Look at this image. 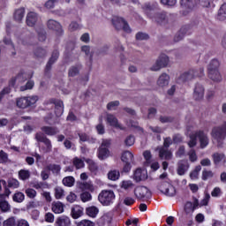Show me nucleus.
I'll return each mask as SVG.
<instances>
[{"mask_svg":"<svg viewBox=\"0 0 226 226\" xmlns=\"http://www.w3.org/2000/svg\"><path fill=\"white\" fill-rule=\"evenodd\" d=\"M210 135L213 140H215L218 147L223 146V140L226 139V123L222 125L215 126L212 129Z\"/></svg>","mask_w":226,"mask_h":226,"instance_id":"1","label":"nucleus"},{"mask_svg":"<svg viewBox=\"0 0 226 226\" xmlns=\"http://www.w3.org/2000/svg\"><path fill=\"white\" fill-rule=\"evenodd\" d=\"M98 200L102 206H110L116 200V194L112 190H103L99 193Z\"/></svg>","mask_w":226,"mask_h":226,"instance_id":"2","label":"nucleus"},{"mask_svg":"<svg viewBox=\"0 0 226 226\" xmlns=\"http://www.w3.org/2000/svg\"><path fill=\"white\" fill-rule=\"evenodd\" d=\"M195 77H204V68L201 67L198 70L192 69L183 73L180 76V80H182V82H186V80H192V79H195Z\"/></svg>","mask_w":226,"mask_h":226,"instance_id":"3","label":"nucleus"},{"mask_svg":"<svg viewBox=\"0 0 226 226\" xmlns=\"http://www.w3.org/2000/svg\"><path fill=\"white\" fill-rule=\"evenodd\" d=\"M157 189L167 195V197H174L176 195V187L169 182H161L157 185Z\"/></svg>","mask_w":226,"mask_h":226,"instance_id":"4","label":"nucleus"},{"mask_svg":"<svg viewBox=\"0 0 226 226\" xmlns=\"http://www.w3.org/2000/svg\"><path fill=\"white\" fill-rule=\"evenodd\" d=\"M134 195L138 200L151 199V191L146 186H138L134 189Z\"/></svg>","mask_w":226,"mask_h":226,"instance_id":"5","label":"nucleus"},{"mask_svg":"<svg viewBox=\"0 0 226 226\" xmlns=\"http://www.w3.org/2000/svg\"><path fill=\"white\" fill-rule=\"evenodd\" d=\"M35 139L37 142H42L44 147H41V151L44 153H50L52 151V142L50 139L45 137L43 133L37 132L35 135Z\"/></svg>","mask_w":226,"mask_h":226,"instance_id":"6","label":"nucleus"},{"mask_svg":"<svg viewBox=\"0 0 226 226\" xmlns=\"http://www.w3.org/2000/svg\"><path fill=\"white\" fill-rule=\"evenodd\" d=\"M113 26L119 31L123 29L124 33H132V28H130V26L124 19L119 17H115L112 19Z\"/></svg>","mask_w":226,"mask_h":226,"instance_id":"7","label":"nucleus"},{"mask_svg":"<svg viewBox=\"0 0 226 226\" xmlns=\"http://www.w3.org/2000/svg\"><path fill=\"white\" fill-rule=\"evenodd\" d=\"M205 93H206V88L204 87V85L200 83H197L193 90L194 100H196V102H200V100H204Z\"/></svg>","mask_w":226,"mask_h":226,"instance_id":"8","label":"nucleus"},{"mask_svg":"<svg viewBox=\"0 0 226 226\" xmlns=\"http://www.w3.org/2000/svg\"><path fill=\"white\" fill-rule=\"evenodd\" d=\"M170 83V76L165 72L162 73L158 77L157 81H156L158 87H162V89L169 87Z\"/></svg>","mask_w":226,"mask_h":226,"instance_id":"9","label":"nucleus"},{"mask_svg":"<svg viewBox=\"0 0 226 226\" xmlns=\"http://www.w3.org/2000/svg\"><path fill=\"white\" fill-rule=\"evenodd\" d=\"M196 137L199 138L201 149L207 147L209 145V138L207 137V133L204 132V131H197Z\"/></svg>","mask_w":226,"mask_h":226,"instance_id":"10","label":"nucleus"},{"mask_svg":"<svg viewBox=\"0 0 226 226\" xmlns=\"http://www.w3.org/2000/svg\"><path fill=\"white\" fill-rule=\"evenodd\" d=\"M132 178L136 183H139V181H146V179H147V170L138 168L133 172Z\"/></svg>","mask_w":226,"mask_h":226,"instance_id":"11","label":"nucleus"},{"mask_svg":"<svg viewBox=\"0 0 226 226\" xmlns=\"http://www.w3.org/2000/svg\"><path fill=\"white\" fill-rule=\"evenodd\" d=\"M106 121L108 124H109L110 126H113L114 128H117L118 130H124V127L121 125V124H119V122L117 121V118L114 117V115L112 114H108L106 116Z\"/></svg>","mask_w":226,"mask_h":226,"instance_id":"12","label":"nucleus"},{"mask_svg":"<svg viewBox=\"0 0 226 226\" xmlns=\"http://www.w3.org/2000/svg\"><path fill=\"white\" fill-rule=\"evenodd\" d=\"M32 77H33L32 74H29L26 72H20L18 73V75L14 79V83L15 84H24V82H26V80H27L28 79H31Z\"/></svg>","mask_w":226,"mask_h":226,"instance_id":"13","label":"nucleus"},{"mask_svg":"<svg viewBox=\"0 0 226 226\" xmlns=\"http://www.w3.org/2000/svg\"><path fill=\"white\" fill-rule=\"evenodd\" d=\"M72 225V220L70 217L66 215H62L56 218L55 222V226H71Z\"/></svg>","mask_w":226,"mask_h":226,"instance_id":"14","label":"nucleus"},{"mask_svg":"<svg viewBox=\"0 0 226 226\" xmlns=\"http://www.w3.org/2000/svg\"><path fill=\"white\" fill-rule=\"evenodd\" d=\"M72 217L74 220H78V218H80V216H82L84 215V207L76 205L72 208V212H71Z\"/></svg>","mask_w":226,"mask_h":226,"instance_id":"15","label":"nucleus"},{"mask_svg":"<svg viewBox=\"0 0 226 226\" xmlns=\"http://www.w3.org/2000/svg\"><path fill=\"white\" fill-rule=\"evenodd\" d=\"M51 211L55 215H61V213H64V205L60 201H54L51 205Z\"/></svg>","mask_w":226,"mask_h":226,"instance_id":"16","label":"nucleus"},{"mask_svg":"<svg viewBox=\"0 0 226 226\" xmlns=\"http://www.w3.org/2000/svg\"><path fill=\"white\" fill-rule=\"evenodd\" d=\"M38 22V15L36 12H29L26 16V24L29 27H33Z\"/></svg>","mask_w":226,"mask_h":226,"instance_id":"17","label":"nucleus"},{"mask_svg":"<svg viewBox=\"0 0 226 226\" xmlns=\"http://www.w3.org/2000/svg\"><path fill=\"white\" fill-rule=\"evenodd\" d=\"M97 156H98L99 160H107V158H109V156H110V151L107 147H100L98 148Z\"/></svg>","mask_w":226,"mask_h":226,"instance_id":"18","label":"nucleus"},{"mask_svg":"<svg viewBox=\"0 0 226 226\" xmlns=\"http://www.w3.org/2000/svg\"><path fill=\"white\" fill-rule=\"evenodd\" d=\"M208 77L213 82H222V73H220V70L208 71Z\"/></svg>","mask_w":226,"mask_h":226,"instance_id":"19","label":"nucleus"},{"mask_svg":"<svg viewBox=\"0 0 226 226\" xmlns=\"http://www.w3.org/2000/svg\"><path fill=\"white\" fill-rule=\"evenodd\" d=\"M121 160L124 163H132L133 162V154L131 151L125 150L122 153Z\"/></svg>","mask_w":226,"mask_h":226,"instance_id":"20","label":"nucleus"},{"mask_svg":"<svg viewBox=\"0 0 226 226\" xmlns=\"http://www.w3.org/2000/svg\"><path fill=\"white\" fill-rule=\"evenodd\" d=\"M159 157L162 160H172V152L162 147L159 150Z\"/></svg>","mask_w":226,"mask_h":226,"instance_id":"21","label":"nucleus"},{"mask_svg":"<svg viewBox=\"0 0 226 226\" xmlns=\"http://www.w3.org/2000/svg\"><path fill=\"white\" fill-rule=\"evenodd\" d=\"M213 160L215 165H218V163H225L226 162L225 154L215 153L213 154Z\"/></svg>","mask_w":226,"mask_h":226,"instance_id":"22","label":"nucleus"},{"mask_svg":"<svg viewBox=\"0 0 226 226\" xmlns=\"http://www.w3.org/2000/svg\"><path fill=\"white\" fill-rule=\"evenodd\" d=\"M41 130V132H43V133L49 136L56 135V133L59 132V129H57L56 127L50 126H42Z\"/></svg>","mask_w":226,"mask_h":226,"instance_id":"23","label":"nucleus"},{"mask_svg":"<svg viewBox=\"0 0 226 226\" xmlns=\"http://www.w3.org/2000/svg\"><path fill=\"white\" fill-rule=\"evenodd\" d=\"M55 114L59 117V116H63V112H64V104H63V101H56L55 102Z\"/></svg>","mask_w":226,"mask_h":226,"instance_id":"24","label":"nucleus"},{"mask_svg":"<svg viewBox=\"0 0 226 226\" xmlns=\"http://www.w3.org/2000/svg\"><path fill=\"white\" fill-rule=\"evenodd\" d=\"M156 60L162 66V68L169 66V63L170 61L169 56L165 54H161Z\"/></svg>","mask_w":226,"mask_h":226,"instance_id":"25","label":"nucleus"},{"mask_svg":"<svg viewBox=\"0 0 226 226\" xmlns=\"http://www.w3.org/2000/svg\"><path fill=\"white\" fill-rule=\"evenodd\" d=\"M0 211L2 213H9V211H11V206L10 205V203H8V201H6L5 200H2L0 198Z\"/></svg>","mask_w":226,"mask_h":226,"instance_id":"26","label":"nucleus"},{"mask_svg":"<svg viewBox=\"0 0 226 226\" xmlns=\"http://www.w3.org/2000/svg\"><path fill=\"white\" fill-rule=\"evenodd\" d=\"M86 213L87 216H90V218H96V215H98V213H100V210L98 209V207L92 206L88 207L86 209Z\"/></svg>","mask_w":226,"mask_h":226,"instance_id":"27","label":"nucleus"},{"mask_svg":"<svg viewBox=\"0 0 226 226\" xmlns=\"http://www.w3.org/2000/svg\"><path fill=\"white\" fill-rule=\"evenodd\" d=\"M121 177V173L117 170H112L108 172V179L110 181H117Z\"/></svg>","mask_w":226,"mask_h":226,"instance_id":"28","label":"nucleus"},{"mask_svg":"<svg viewBox=\"0 0 226 226\" xmlns=\"http://www.w3.org/2000/svg\"><path fill=\"white\" fill-rule=\"evenodd\" d=\"M25 13L26 10H24V8L17 9L14 11V20H16L17 22H20L22 19H24Z\"/></svg>","mask_w":226,"mask_h":226,"instance_id":"29","label":"nucleus"},{"mask_svg":"<svg viewBox=\"0 0 226 226\" xmlns=\"http://www.w3.org/2000/svg\"><path fill=\"white\" fill-rule=\"evenodd\" d=\"M48 27L53 31H61V24L54 19H49L48 21Z\"/></svg>","mask_w":226,"mask_h":226,"instance_id":"30","label":"nucleus"},{"mask_svg":"<svg viewBox=\"0 0 226 226\" xmlns=\"http://www.w3.org/2000/svg\"><path fill=\"white\" fill-rule=\"evenodd\" d=\"M220 68V62L216 59L212 60L207 67L208 72H216Z\"/></svg>","mask_w":226,"mask_h":226,"instance_id":"31","label":"nucleus"},{"mask_svg":"<svg viewBox=\"0 0 226 226\" xmlns=\"http://www.w3.org/2000/svg\"><path fill=\"white\" fill-rule=\"evenodd\" d=\"M16 105L19 109H27V99L26 97H20L16 100Z\"/></svg>","mask_w":226,"mask_h":226,"instance_id":"32","label":"nucleus"},{"mask_svg":"<svg viewBox=\"0 0 226 226\" xmlns=\"http://www.w3.org/2000/svg\"><path fill=\"white\" fill-rule=\"evenodd\" d=\"M62 183L64 186H68L69 188H72L75 185V178L73 177H65L62 180Z\"/></svg>","mask_w":226,"mask_h":226,"instance_id":"33","label":"nucleus"},{"mask_svg":"<svg viewBox=\"0 0 226 226\" xmlns=\"http://www.w3.org/2000/svg\"><path fill=\"white\" fill-rule=\"evenodd\" d=\"M217 19L219 20H226V4H223L219 9Z\"/></svg>","mask_w":226,"mask_h":226,"instance_id":"34","label":"nucleus"},{"mask_svg":"<svg viewBox=\"0 0 226 226\" xmlns=\"http://www.w3.org/2000/svg\"><path fill=\"white\" fill-rule=\"evenodd\" d=\"M190 140L187 142L189 147H195L197 146V132H192L190 136Z\"/></svg>","mask_w":226,"mask_h":226,"instance_id":"35","label":"nucleus"},{"mask_svg":"<svg viewBox=\"0 0 226 226\" xmlns=\"http://www.w3.org/2000/svg\"><path fill=\"white\" fill-rule=\"evenodd\" d=\"M24 199H26V195L21 192H18L12 196V200L18 203L24 202Z\"/></svg>","mask_w":226,"mask_h":226,"instance_id":"36","label":"nucleus"},{"mask_svg":"<svg viewBox=\"0 0 226 226\" xmlns=\"http://www.w3.org/2000/svg\"><path fill=\"white\" fill-rule=\"evenodd\" d=\"M19 177L22 179V181H26L31 177V172H29L27 170H20L19 171Z\"/></svg>","mask_w":226,"mask_h":226,"instance_id":"37","label":"nucleus"},{"mask_svg":"<svg viewBox=\"0 0 226 226\" xmlns=\"http://www.w3.org/2000/svg\"><path fill=\"white\" fill-rule=\"evenodd\" d=\"M200 170H202V167H200V165L196 166L195 169L190 173L191 179H199V173Z\"/></svg>","mask_w":226,"mask_h":226,"instance_id":"38","label":"nucleus"},{"mask_svg":"<svg viewBox=\"0 0 226 226\" xmlns=\"http://www.w3.org/2000/svg\"><path fill=\"white\" fill-rule=\"evenodd\" d=\"M58 57H59V51L55 50L52 53V56L50 57L49 61L48 62L47 68L49 69V66H52V64H55V62L56 61V59H58Z\"/></svg>","mask_w":226,"mask_h":226,"instance_id":"39","label":"nucleus"},{"mask_svg":"<svg viewBox=\"0 0 226 226\" xmlns=\"http://www.w3.org/2000/svg\"><path fill=\"white\" fill-rule=\"evenodd\" d=\"M38 95L26 96L27 107H33V105H34L38 102Z\"/></svg>","mask_w":226,"mask_h":226,"instance_id":"40","label":"nucleus"},{"mask_svg":"<svg viewBox=\"0 0 226 226\" xmlns=\"http://www.w3.org/2000/svg\"><path fill=\"white\" fill-rule=\"evenodd\" d=\"M64 196V189L63 187L57 186L55 188V198L56 200L63 199Z\"/></svg>","mask_w":226,"mask_h":226,"instance_id":"41","label":"nucleus"},{"mask_svg":"<svg viewBox=\"0 0 226 226\" xmlns=\"http://www.w3.org/2000/svg\"><path fill=\"white\" fill-rule=\"evenodd\" d=\"M4 43H5V45H10L11 56H17V51H15V46L13 45V43H11V40H10V38H4Z\"/></svg>","mask_w":226,"mask_h":226,"instance_id":"42","label":"nucleus"},{"mask_svg":"<svg viewBox=\"0 0 226 226\" xmlns=\"http://www.w3.org/2000/svg\"><path fill=\"white\" fill-rule=\"evenodd\" d=\"M25 193L26 197H28V199H36V195H38V192H36V190L33 188L26 189Z\"/></svg>","mask_w":226,"mask_h":226,"instance_id":"43","label":"nucleus"},{"mask_svg":"<svg viewBox=\"0 0 226 226\" xmlns=\"http://www.w3.org/2000/svg\"><path fill=\"white\" fill-rule=\"evenodd\" d=\"M133 186V182L131 180H124L120 183V188L123 190H130Z\"/></svg>","mask_w":226,"mask_h":226,"instance_id":"44","label":"nucleus"},{"mask_svg":"<svg viewBox=\"0 0 226 226\" xmlns=\"http://www.w3.org/2000/svg\"><path fill=\"white\" fill-rule=\"evenodd\" d=\"M72 163L74 165V167H76V169H84V161H82V159L79 158V157H75L72 160Z\"/></svg>","mask_w":226,"mask_h":226,"instance_id":"45","label":"nucleus"},{"mask_svg":"<svg viewBox=\"0 0 226 226\" xmlns=\"http://www.w3.org/2000/svg\"><path fill=\"white\" fill-rule=\"evenodd\" d=\"M19 186H20V183H19V180L15 179V178H10L8 180V187L9 188H19Z\"/></svg>","mask_w":226,"mask_h":226,"instance_id":"46","label":"nucleus"},{"mask_svg":"<svg viewBox=\"0 0 226 226\" xmlns=\"http://www.w3.org/2000/svg\"><path fill=\"white\" fill-rule=\"evenodd\" d=\"M188 156H189V160L190 162H192V163L197 162L198 157H197V152H195V149H191L188 153H187Z\"/></svg>","mask_w":226,"mask_h":226,"instance_id":"47","label":"nucleus"},{"mask_svg":"<svg viewBox=\"0 0 226 226\" xmlns=\"http://www.w3.org/2000/svg\"><path fill=\"white\" fill-rule=\"evenodd\" d=\"M187 170H188V167H186V165H185L181 162L178 164V168H177L178 176H185V174Z\"/></svg>","mask_w":226,"mask_h":226,"instance_id":"48","label":"nucleus"},{"mask_svg":"<svg viewBox=\"0 0 226 226\" xmlns=\"http://www.w3.org/2000/svg\"><path fill=\"white\" fill-rule=\"evenodd\" d=\"M180 4L182 8H187L188 10H192V8H193V3L190 0H181Z\"/></svg>","mask_w":226,"mask_h":226,"instance_id":"49","label":"nucleus"},{"mask_svg":"<svg viewBox=\"0 0 226 226\" xmlns=\"http://www.w3.org/2000/svg\"><path fill=\"white\" fill-rule=\"evenodd\" d=\"M76 226H94V222L93 221L84 219L77 222Z\"/></svg>","mask_w":226,"mask_h":226,"instance_id":"50","label":"nucleus"},{"mask_svg":"<svg viewBox=\"0 0 226 226\" xmlns=\"http://www.w3.org/2000/svg\"><path fill=\"white\" fill-rule=\"evenodd\" d=\"M33 87H34V81L28 80L25 86L20 87V91H27L33 89Z\"/></svg>","mask_w":226,"mask_h":226,"instance_id":"51","label":"nucleus"},{"mask_svg":"<svg viewBox=\"0 0 226 226\" xmlns=\"http://www.w3.org/2000/svg\"><path fill=\"white\" fill-rule=\"evenodd\" d=\"M34 56L37 57H45V56H47V50L38 48L34 50Z\"/></svg>","mask_w":226,"mask_h":226,"instance_id":"52","label":"nucleus"},{"mask_svg":"<svg viewBox=\"0 0 226 226\" xmlns=\"http://www.w3.org/2000/svg\"><path fill=\"white\" fill-rule=\"evenodd\" d=\"M213 176H215V175H214L213 171H211V170H205L202 171L203 181H207V179H211V177H213Z\"/></svg>","mask_w":226,"mask_h":226,"instance_id":"53","label":"nucleus"},{"mask_svg":"<svg viewBox=\"0 0 226 226\" xmlns=\"http://www.w3.org/2000/svg\"><path fill=\"white\" fill-rule=\"evenodd\" d=\"M102 122L103 119L101 117L100 124L95 127L99 135H103V133H105V126H103V124H102Z\"/></svg>","mask_w":226,"mask_h":226,"instance_id":"54","label":"nucleus"},{"mask_svg":"<svg viewBox=\"0 0 226 226\" xmlns=\"http://www.w3.org/2000/svg\"><path fill=\"white\" fill-rule=\"evenodd\" d=\"M185 211L187 214L193 213L195 211V207H193V203L191 201H187L185 206Z\"/></svg>","mask_w":226,"mask_h":226,"instance_id":"55","label":"nucleus"},{"mask_svg":"<svg viewBox=\"0 0 226 226\" xmlns=\"http://www.w3.org/2000/svg\"><path fill=\"white\" fill-rule=\"evenodd\" d=\"M56 217L54 216V214L48 212L44 215V220L47 222V223H54V220Z\"/></svg>","mask_w":226,"mask_h":226,"instance_id":"56","label":"nucleus"},{"mask_svg":"<svg viewBox=\"0 0 226 226\" xmlns=\"http://www.w3.org/2000/svg\"><path fill=\"white\" fill-rule=\"evenodd\" d=\"M80 199H81L82 202H89V200H91V199H93V197L91 196V193L85 192L80 194Z\"/></svg>","mask_w":226,"mask_h":226,"instance_id":"57","label":"nucleus"},{"mask_svg":"<svg viewBox=\"0 0 226 226\" xmlns=\"http://www.w3.org/2000/svg\"><path fill=\"white\" fill-rule=\"evenodd\" d=\"M163 68L162 64H160V62L158 60L155 61V63L150 67L151 72H160Z\"/></svg>","mask_w":226,"mask_h":226,"instance_id":"58","label":"nucleus"},{"mask_svg":"<svg viewBox=\"0 0 226 226\" xmlns=\"http://www.w3.org/2000/svg\"><path fill=\"white\" fill-rule=\"evenodd\" d=\"M125 146H128L129 147L133 146L135 144V137L133 136H128L124 140Z\"/></svg>","mask_w":226,"mask_h":226,"instance_id":"59","label":"nucleus"},{"mask_svg":"<svg viewBox=\"0 0 226 226\" xmlns=\"http://www.w3.org/2000/svg\"><path fill=\"white\" fill-rule=\"evenodd\" d=\"M41 197L46 200V202H52V195H50L49 192L43 191L41 193Z\"/></svg>","mask_w":226,"mask_h":226,"instance_id":"60","label":"nucleus"},{"mask_svg":"<svg viewBox=\"0 0 226 226\" xmlns=\"http://www.w3.org/2000/svg\"><path fill=\"white\" fill-rule=\"evenodd\" d=\"M116 107H119V101H114L107 105L108 110H116Z\"/></svg>","mask_w":226,"mask_h":226,"instance_id":"61","label":"nucleus"},{"mask_svg":"<svg viewBox=\"0 0 226 226\" xmlns=\"http://www.w3.org/2000/svg\"><path fill=\"white\" fill-rule=\"evenodd\" d=\"M3 226H15V217H10L4 221Z\"/></svg>","mask_w":226,"mask_h":226,"instance_id":"62","label":"nucleus"},{"mask_svg":"<svg viewBox=\"0 0 226 226\" xmlns=\"http://www.w3.org/2000/svg\"><path fill=\"white\" fill-rule=\"evenodd\" d=\"M143 156L147 163H150L151 159L153 158V155L151 154V151L146 150L145 152H143Z\"/></svg>","mask_w":226,"mask_h":226,"instance_id":"63","label":"nucleus"},{"mask_svg":"<svg viewBox=\"0 0 226 226\" xmlns=\"http://www.w3.org/2000/svg\"><path fill=\"white\" fill-rule=\"evenodd\" d=\"M66 200L71 204H73V202H75V200H77V194H75L74 192H70L67 195Z\"/></svg>","mask_w":226,"mask_h":226,"instance_id":"64","label":"nucleus"}]
</instances>
